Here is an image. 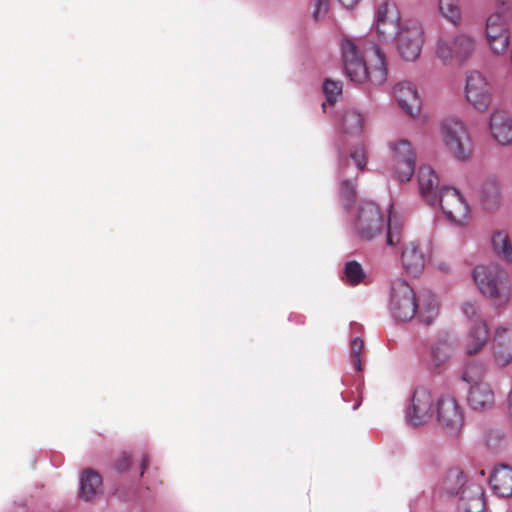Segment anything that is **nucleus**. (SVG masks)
I'll return each mask as SVG.
<instances>
[{"label":"nucleus","mask_w":512,"mask_h":512,"mask_svg":"<svg viewBox=\"0 0 512 512\" xmlns=\"http://www.w3.org/2000/svg\"><path fill=\"white\" fill-rule=\"evenodd\" d=\"M417 296L404 280L397 279L391 284L389 309L398 321H409L417 312Z\"/></svg>","instance_id":"11"},{"label":"nucleus","mask_w":512,"mask_h":512,"mask_svg":"<svg viewBox=\"0 0 512 512\" xmlns=\"http://www.w3.org/2000/svg\"><path fill=\"white\" fill-rule=\"evenodd\" d=\"M341 194H342V196L347 197V198L352 197L354 195V189H353L352 184H350L349 182L342 183Z\"/></svg>","instance_id":"38"},{"label":"nucleus","mask_w":512,"mask_h":512,"mask_svg":"<svg viewBox=\"0 0 512 512\" xmlns=\"http://www.w3.org/2000/svg\"><path fill=\"white\" fill-rule=\"evenodd\" d=\"M350 226L354 233L363 240H371L380 235L385 228L387 244L393 246L400 242V237L392 226L389 210H382L374 202H364L350 212Z\"/></svg>","instance_id":"2"},{"label":"nucleus","mask_w":512,"mask_h":512,"mask_svg":"<svg viewBox=\"0 0 512 512\" xmlns=\"http://www.w3.org/2000/svg\"><path fill=\"white\" fill-rule=\"evenodd\" d=\"M461 378L470 386L467 402L473 410L486 411L494 406L495 392L492 385L485 379L484 370L479 364H467Z\"/></svg>","instance_id":"6"},{"label":"nucleus","mask_w":512,"mask_h":512,"mask_svg":"<svg viewBox=\"0 0 512 512\" xmlns=\"http://www.w3.org/2000/svg\"><path fill=\"white\" fill-rule=\"evenodd\" d=\"M342 129L347 134H358L363 126V117L356 111H348L342 117Z\"/></svg>","instance_id":"31"},{"label":"nucleus","mask_w":512,"mask_h":512,"mask_svg":"<svg viewBox=\"0 0 512 512\" xmlns=\"http://www.w3.org/2000/svg\"><path fill=\"white\" fill-rule=\"evenodd\" d=\"M390 161L396 179L407 182L411 179L415 170V152L408 140L397 139L388 144Z\"/></svg>","instance_id":"14"},{"label":"nucleus","mask_w":512,"mask_h":512,"mask_svg":"<svg viewBox=\"0 0 512 512\" xmlns=\"http://www.w3.org/2000/svg\"><path fill=\"white\" fill-rule=\"evenodd\" d=\"M482 202L485 208L493 209L500 204L501 188L497 181L489 180L482 186Z\"/></svg>","instance_id":"30"},{"label":"nucleus","mask_w":512,"mask_h":512,"mask_svg":"<svg viewBox=\"0 0 512 512\" xmlns=\"http://www.w3.org/2000/svg\"><path fill=\"white\" fill-rule=\"evenodd\" d=\"M472 279L479 293L496 307L510 303L511 284L507 276L493 265L479 264L472 270Z\"/></svg>","instance_id":"4"},{"label":"nucleus","mask_w":512,"mask_h":512,"mask_svg":"<svg viewBox=\"0 0 512 512\" xmlns=\"http://www.w3.org/2000/svg\"><path fill=\"white\" fill-rule=\"evenodd\" d=\"M129 458L127 456H123L122 459L119 460V463H118V468L120 470H124L125 468H127L129 466Z\"/></svg>","instance_id":"40"},{"label":"nucleus","mask_w":512,"mask_h":512,"mask_svg":"<svg viewBox=\"0 0 512 512\" xmlns=\"http://www.w3.org/2000/svg\"><path fill=\"white\" fill-rule=\"evenodd\" d=\"M329 3L330 0H316V7L313 13L315 19H319L327 14Z\"/></svg>","instance_id":"37"},{"label":"nucleus","mask_w":512,"mask_h":512,"mask_svg":"<svg viewBox=\"0 0 512 512\" xmlns=\"http://www.w3.org/2000/svg\"><path fill=\"white\" fill-rule=\"evenodd\" d=\"M477 41L473 34L457 32L449 36L440 37L435 46V55L444 63L457 61L463 63L476 51Z\"/></svg>","instance_id":"7"},{"label":"nucleus","mask_w":512,"mask_h":512,"mask_svg":"<svg viewBox=\"0 0 512 512\" xmlns=\"http://www.w3.org/2000/svg\"><path fill=\"white\" fill-rule=\"evenodd\" d=\"M102 491V479L92 470L85 471L80 479V497L86 501L95 498Z\"/></svg>","instance_id":"28"},{"label":"nucleus","mask_w":512,"mask_h":512,"mask_svg":"<svg viewBox=\"0 0 512 512\" xmlns=\"http://www.w3.org/2000/svg\"><path fill=\"white\" fill-rule=\"evenodd\" d=\"M417 312L415 317L426 325L431 324L439 315V304L434 294L423 291L417 295Z\"/></svg>","instance_id":"25"},{"label":"nucleus","mask_w":512,"mask_h":512,"mask_svg":"<svg viewBox=\"0 0 512 512\" xmlns=\"http://www.w3.org/2000/svg\"><path fill=\"white\" fill-rule=\"evenodd\" d=\"M364 278L361 266L357 262L347 263L344 270V279L350 285L359 284Z\"/></svg>","instance_id":"33"},{"label":"nucleus","mask_w":512,"mask_h":512,"mask_svg":"<svg viewBox=\"0 0 512 512\" xmlns=\"http://www.w3.org/2000/svg\"><path fill=\"white\" fill-rule=\"evenodd\" d=\"M397 50L401 58L408 62L416 61L422 51L424 32L420 24L406 21L396 32Z\"/></svg>","instance_id":"12"},{"label":"nucleus","mask_w":512,"mask_h":512,"mask_svg":"<svg viewBox=\"0 0 512 512\" xmlns=\"http://www.w3.org/2000/svg\"><path fill=\"white\" fill-rule=\"evenodd\" d=\"M417 177L421 195L430 205H436L442 187L439 186L440 180L436 172L429 166H422Z\"/></svg>","instance_id":"23"},{"label":"nucleus","mask_w":512,"mask_h":512,"mask_svg":"<svg viewBox=\"0 0 512 512\" xmlns=\"http://www.w3.org/2000/svg\"><path fill=\"white\" fill-rule=\"evenodd\" d=\"M363 349V341L360 338H355L352 340L351 343V353H352V359L355 365V368L360 371L361 368V360L360 355L361 351Z\"/></svg>","instance_id":"35"},{"label":"nucleus","mask_w":512,"mask_h":512,"mask_svg":"<svg viewBox=\"0 0 512 512\" xmlns=\"http://www.w3.org/2000/svg\"><path fill=\"white\" fill-rule=\"evenodd\" d=\"M470 483L473 482L468 481L464 473L459 468H451L443 476L441 482L439 483L438 489L440 493L448 496H461L462 491Z\"/></svg>","instance_id":"26"},{"label":"nucleus","mask_w":512,"mask_h":512,"mask_svg":"<svg viewBox=\"0 0 512 512\" xmlns=\"http://www.w3.org/2000/svg\"><path fill=\"white\" fill-rule=\"evenodd\" d=\"M441 141L447 153L459 162H468L474 154V143L467 125L458 117L440 123Z\"/></svg>","instance_id":"5"},{"label":"nucleus","mask_w":512,"mask_h":512,"mask_svg":"<svg viewBox=\"0 0 512 512\" xmlns=\"http://www.w3.org/2000/svg\"><path fill=\"white\" fill-rule=\"evenodd\" d=\"M491 362L498 368H505L512 364V328L499 326L495 329Z\"/></svg>","instance_id":"18"},{"label":"nucleus","mask_w":512,"mask_h":512,"mask_svg":"<svg viewBox=\"0 0 512 512\" xmlns=\"http://www.w3.org/2000/svg\"><path fill=\"white\" fill-rule=\"evenodd\" d=\"M393 97L399 107L409 116L415 117L420 113L421 100L413 83L408 81L397 83L393 87Z\"/></svg>","instance_id":"19"},{"label":"nucleus","mask_w":512,"mask_h":512,"mask_svg":"<svg viewBox=\"0 0 512 512\" xmlns=\"http://www.w3.org/2000/svg\"><path fill=\"white\" fill-rule=\"evenodd\" d=\"M489 485L499 497L512 496V467L505 464L496 466L489 476Z\"/></svg>","instance_id":"24"},{"label":"nucleus","mask_w":512,"mask_h":512,"mask_svg":"<svg viewBox=\"0 0 512 512\" xmlns=\"http://www.w3.org/2000/svg\"><path fill=\"white\" fill-rule=\"evenodd\" d=\"M488 129L491 138L499 146H512V115L502 107H495L488 116Z\"/></svg>","instance_id":"17"},{"label":"nucleus","mask_w":512,"mask_h":512,"mask_svg":"<svg viewBox=\"0 0 512 512\" xmlns=\"http://www.w3.org/2000/svg\"><path fill=\"white\" fill-rule=\"evenodd\" d=\"M425 254L417 241L406 242L401 252V263L405 271L411 275L420 274L425 266Z\"/></svg>","instance_id":"22"},{"label":"nucleus","mask_w":512,"mask_h":512,"mask_svg":"<svg viewBox=\"0 0 512 512\" xmlns=\"http://www.w3.org/2000/svg\"><path fill=\"white\" fill-rule=\"evenodd\" d=\"M465 101L473 109L485 112L493 102V84L484 72L472 69L465 75L463 89Z\"/></svg>","instance_id":"8"},{"label":"nucleus","mask_w":512,"mask_h":512,"mask_svg":"<svg viewBox=\"0 0 512 512\" xmlns=\"http://www.w3.org/2000/svg\"><path fill=\"white\" fill-rule=\"evenodd\" d=\"M483 41L492 56L506 55L511 44V32L508 23L499 13H493L486 19Z\"/></svg>","instance_id":"10"},{"label":"nucleus","mask_w":512,"mask_h":512,"mask_svg":"<svg viewBox=\"0 0 512 512\" xmlns=\"http://www.w3.org/2000/svg\"><path fill=\"white\" fill-rule=\"evenodd\" d=\"M438 11L452 25L460 26L462 24V9L459 0H439Z\"/></svg>","instance_id":"29"},{"label":"nucleus","mask_w":512,"mask_h":512,"mask_svg":"<svg viewBox=\"0 0 512 512\" xmlns=\"http://www.w3.org/2000/svg\"><path fill=\"white\" fill-rule=\"evenodd\" d=\"M323 93L329 103L336 102L342 95L341 82L326 79L323 83Z\"/></svg>","instance_id":"32"},{"label":"nucleus","mask_w":512,"mask_h":512,"mask_svg":"<svg viewBox=\"0 0 512 512\" xmlns=\"http://www.w3.org/2000/svg\"><path fill=\"white\" fill-rule=\"evenodd\" d=\"M439 350H440V348L438 347V348L434 351V357H435L437 360H439V361H445L446 359H448V358H449V356H450V354H449V353H447V354L443 355V357H441V358H438Z\"/></svg>","instance_id":"41"},{"label":"nucleus","mask_w":512,"mask_h":512,"mask_svg":"<svg viewBox=\"0 0 512 512\" xmlns=\"http://www.w3.org/2000/svg\"><path fill=\"white\" fill-rule=\"evenodd\" d=\"M459 512H486V501L483 487L478 483H470L459 497Z\"/></svg>","instance_id":"21"},{"label":"nucleus","mask_w":512,"mask_h":512,"mask_svg":"<svg viewBox=\"0 0 512 512\" xmlns=\"http://www.w3.org/2000/svg\"><path fill=\"white\" fill-rule=\"evenodd\" d=\"M512 301V292H511V298H510V302Z\"/></svg>","instance_id":"42"},{"label":"nucleus","mask_w":512,"mask_h":512,"mask_svg":"<svg viewBox=\"0 0 512 512\" xmlns=\"http://www.w3.org/2000/svg\"><path fill=\"white\" fill-rule=\"evenodd\" d=\"M463 316L471 322V324L483 320L481 316V308L477 301H465L461 306Z\"/></svg>","instance_id":"34"},{"label":"nucleus","mask_w":512,"mask_h":512,"mask_svg":"<svg viewBox=\"0 0 512 512\" xmlns=\"http://www.w3.org/2000/svg\"><path fill=\"white\" fill-rule=\"evenodd\" d=\"M491 249L502 262L512 264V240L506 230L497 229L491 234Z\"/></svg>","instance_id":"27"},{"label":"nucleus","mask_w":512,"mask_h":512,"mask_svg":"<svg viewBox=\"0 0 512 512\" xmlns=\"http://www.w3.org/2000/svg\"><path fill=\"white\" fill-rule=\"evenodd\" d=\"M436 205L445 219L457 227H465L471 219V209L464 195L455 187L442 186Z\"/></svg>","instance_id":"9"},{"label":"nucleus","mask_w":512,"mask_h":512,"mask_svg":"<svg viewBox=\"0 0 512 512\" xmlns=\"http://www.w3.org/2000/svg\"><path fill=\"white\" fill-rule=\"evenodd\" d=\"M437 420L450 435H457L463 425V411L457 400L445 395L437 401Z\"/></svg>","instance_id":"16"},{"label":"nucleus","mask_w":512,"mask_h":512,"mask_svg":"<svg viewBox=\"0 0 512 512\" xmlns=\"http://www.w3.org/2000/svg\"><path fill=\"white\" fill-rule=\"evenodd\" d=\"M351 158L355 161L357 167L363 170L366 165V151L363 146H357L351 152Z\"/></svg>","instance_id":"36"},{"label":"nucleus","mask_w":512,"mask_h":512,"mask_svg":"<svg viewBox=\"0 0 512 512\" xmlns=\"http://www.w3.org/2000/svg\"><path fill=\"white\" fill-rule=\"evenodd\" d=\"M342 59L346 75L351 81L363 83L370 80L382 84L387 78L385 55L371 41L361 40L359 45L351 39L341 43Z\"/></svg>","instance_id":"1"},{"label":"nucleus","mask_w":512,"mask_h":512,"mask_svg":"<svg viewBox=\"0 0 512 512\" xmlns=\"http://www.w3.org/2000/svg\"><path fill=\"white\" fill-rule=\"evenodd\" d=\"M472 279L479 293L496 307L510 303L511 284L507 276L493 265L479 264L472 270Z\"/></svg>","instance_id":"3"},{"label":"nucleus","mask_w":512,"mask_h":512,"mask_svg":"<svg viewBox=\"0 0 512 512\" xmlns=\"http://www.w3.org/2000/svg\"><path fill=\"white\" fill-rule=\"evenodd\" d=\"M343 7L347 8V9H351L353 7H355L359 2L360 0H338Z\"/></svg>","instance_id":"39"},{"label":"nucleus","mask_w":512,"mask_h":512,"mask_svg":"<svg viewBox=\"0 0 512 512\" xmlns=\"http://www.w3.org/2000/svg\"><path fill=\"white\" fill-rule=\"evenodd\" d=\"M434 399L431 392L425 388L414 391L410 403L406 407L405 418L410 426H420L431 419Z\"/></svg>","instance_id":"15"},{"label":"nucleus","mask_w":512,"mask_h":512,"mask_svg":"<svg viewBox=\"0 0 512 512\" xmlns=\"http://www.w3.org/2000/svg\"><path fill=\"white\" fill-rule=\"evenodd\" d=\"M489 336V328L485 320L470 324L463 343L465 353L470 356L480 353L486 346Z\"/></svg>","instance_id":"20"},{"label":"nucleus","mask_w":512,"mask_h":512,"mask_svg":"<svg viewBox=\"0 0 512 512\" xmlns=\"http://www.w3.org/2000/svg\"><path fill=\"white\" fill-rule=\"evenodd\" d=\"M400 26V13L396 4L384 1L375 10L370 32L381 42H389L394 38Z\"/></svg>","instance_id":"13"}]
</instances>
